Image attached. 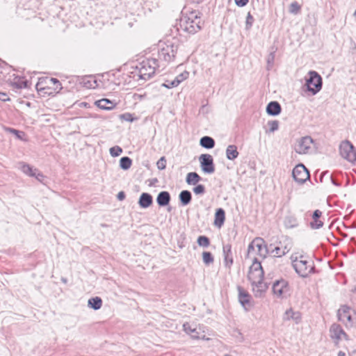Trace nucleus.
Here are the masks:
<instances>
[{"instance_id":"c9c22d12","label":"nucleus","mask_w":356,"mask_h":356,"mask_svg":"<svg viewBox=\"0 0 356 356\" xmlns=\"http://www.w3.org/2000/svg\"><path fill=\"white\" fill-rule=\"evenodd\" d=\"M197 244L204 248H207L210 245L209 238L205 236H200L197 238Z\"/></svg>"},{"instance_id":"7c9ffc66","label":"nucleus","mask_w":356,"mask_h":356,"mask_svg":"<svg viewBox=\"0 0 356 356\" xmlns=\"http://www.w3.org/2000/svg\"><path fill=\"white\" fill-rule=\"evenodd\" d=\"M200 144L206 149H211L215 146V140L210 136H203L200 140Z\"/></svg>"},{"instance_id":"79ce46f5","label":"nucleus","mask_w":356,"mask_h":356,"mask_svg":"<svg viewBox=\"0 0 356 356\" xmlns=\"http://www.w3.org/2000/svg\"><path fill=\"white\" fill-rule=\"evenodd\" d=\"M269 126V132H274L278 129L279 122L277 120H272L268 122Z\"/></svg>"},{"instance_id":"4d7b16f0","label":"nucleus","mask_w":356,"mask_h":356,"mask_svg":"<svg viewBox=\"0 0 356 356\" xmlns=\"http://www.w3.org/2000/svg\"><path fill=\"white\" fill-rule=\"evenodd\" d=\"M101 226L102 227H108V225L106 224H101Z\"/></svg>"},{"instance_id":"412c9836","label":"nucleus","mask_w":356,"mask_h":356,"mask_svg":"<svg viewBox=\"0 0 356 356\" xmlns=\"http://www.w3.org/2000/svg\"><path fill=\"white\" fill-rule=\"evenodd\" d=\"M95 105L102 110L111 111L113 109L116 104L108 99H102L95 102Z\"/></svg>"},{"instance_id":"39448f33","label":"nucleus","mask_w":356,"mask_h":356,"mask_svg":"<svg viewBox=\"0 0 356 356\" xmlns=\"http://www.w3.org/2000/svg\"><path fill=\"white\" fill-rule=\"evenodd\" d=\"M158 60L149 58L143 60L140 63L138 68V76L141 79L147 80L155 73L156 69L159 67Z\"/></svg>"},{"instance_id":"c756f323","label":"nucleus","mask_w":356,"mask_h":356,"mask_svg":"<svg viewBox=\"0 0 356 356\" xmlns=\"http://www.w3.org/2000/svg\"><path fill=\"white\" fill-rule=\"evenodd\" d=\"M202 178L195 172H189L186 175V181L188 185H196Z\"/></svg>"},{"instance_id":"6e6552de","label":"nucleus","mask_w":356,"mask_h":356,"mask_svg":"<svg viewBox=\"0 0 356 356\" xmlns=\"http://www.w3.org/2000/svg\"><path fill=\"white\" fill-rule=\"evenodd\" d=\"M307 90L313 95H316L322 88V78L315 71L309 72V78L306 79Z\"/></svg>"},{"instance_id":"3c124183","label":"nucleus","mask_w":356,"mask_h":356,"mask_svg":"<svg viewBox=\"0 0 356 356\" xmlns=\"http://www.w3.org/2000/svg\"><path fill=\"white\" fill-rule=\"evenodd\" d=\"M248 1H235L236 4L238 7H243L247 5Z\"/></svg>"},{"instance_id":"864d4df0","label":"nucleus","mask_w":356,"mask_h":356,"mask_svg":"<svg viewBox=\"0 0 356 356\" xmlns=\"http://www.w3.org/2000/svg\"><path fill=\"white\" fill-rule=\"evenodd\" d=\"M338 356H346V353L343 351H339L338 353Z\"/></svg>"},{"instance_id":"1a4fd4ad","label":"nucleus","mask_w":356,"mask_h":356,"mask_svg":"<svg viewBox=\"0 0 356 356\" xmlns=\"http://www.w3.org/2000/svg\"><path fill=\"white\" fill-rule=\"evenodd\" d=\"M341 156L348 161L355 163L356 161V152L353 145L348 140L342 141L339 145Z\"/></svg>"},{"instance_id":"c03bdc74","label":"nucleus","mask_w":356,"mask_h":356,"mask_svg":"<svg viewBox=\"0 0 356 356\" xmlns=\"http://www.w3.org/2000/svg\"><path fill=\"white\" fill-rule=\"evenodd\" d=\"M188 77V72H184L179 74V75H177L174 79V80L175 81H179V85L182 81L186 80Z\"/></svg>"},{"instance_id":"4c0bfd02","label":"nucleus","mask_w":356,"mask_h":356,"mask_svg":"<svg viewBox=\"0 0 356 356\" xmlns=\"http://www.w3.org/2000/svg\"><path fill=\"white\" fill-rule=\"evenodd\" d=\"M179 86V81L173 80H166L163 84L162 86L166 88H172Z\"/></svg>"},{"instance_id":"58836bf2","label":"nucleus","mask_w":356,"mask_h":356,"mask_svg":"<svg viewBox=\"0 0 356 356\" xmlns=\"http://www.w3.org/2000/svg\"><path fill=\"white\" fill-rule=\"evenodd\" d=\"M275 51L270 52L267 57V70H269L273 65Z\"/></svg>"},{"instance_id":"a211bd4d","label":"nucleus","mask_w":356,"mask_h":356,"mask_svg":"<svg viewBox=\"0 0 356 356\" xmlns=\"http://www.w3.org/2000/svg\"><path fill=\"white\" fill-rule=\"evenodd\" d=\"M238 300L245 310H248L251 307L250 296L241 286H238Z\"/></svg>"},{"instance_id":"a878e982","label":"nucleus","mask_w":356,"mask_h":356,"mask_svg":"<svg viewBox=\"0 0 356 356\" xmlns=\"http://www.w3.org/2000/svg\"><path fill=\"white\" fill-rule=\"evenodd\" d=\"M225 219V211L222 208L218 209L215 213L214 225L218 227H220L223 225Z\"/></svg>"},{"instance_id":"de8ad7c7","label":"nucleus","mask_w":356,"mask_h":356,"mask_svg":"<svg viewBox=\"0 0 356 356\" xmlns=\"http://www.w3.org/2000/svg\"><path fill=\"white\" fill-rule=\"evenodd\" d=\"M121 119H123L126 121L131 122L133 121V118H131V115L130 113H124L121 115L120 116Z\"/></svg>"},{"instance_id":"37998d69","label":"nucleus","mask_w":356,"mask_h":356,"mask_svg":"<svg viewBox=\"0 0 356 356\" xmlns=\"http://www.w3.org/2000/svg\"><path fill=\"white\" fill-rule=\"evenodd\" d=\"M193 191L196 195H202L205 193V187L202 184H199L193 188Z\"/></svg>"},{"instance_id":"cd10ccee","label":"nucleus","mask_w":356,"mask_h":356,"mask_svg":"<svg viewBox=\"0 0 356 356\" xmlns=\"http://www.w3.org/2000/svg\"><path fill=\"white\" fill-rule=\"evenodd\" d=\"M284 225L285 227L291 229L296 227L298 225V221L296 216L290 215L285 217L284 220Z\"/></svg>"},{"instance_id":"a18cd8bd","label":"nucleus","mask_w":356,"mask_h":356,"mask_svg":"<svg viewBox=\"0 0 356 356\" xmlns=\"http://www.w3.org/2000/svg\"><path fill=\"white\" fill-rule=\"evenodd\" d=\"M156 165L159 170H164L166 167V160L164 156H162L159 159L156 163Z\"/></svg>"},{"instance_id":"09e8293b","label":"nucleus","mask_w":356,"mask_h":356,"mask_svg":"<svg viewBox=\"0 0 356 356\" xmlns=\"http://www.w3.org/2000/svg\"><path fill=\"white\" fill-rule=\"evenodd\" d=\"M15 85L16 86V87L17 88H25L26 86V83L25 81H22L21 83H15Z\"/></svg>"},{"instance_id":"680f3d73","label":"nucleus","mask_w":356,"mask_h":356,"mask_svg":"<svg viewBox=\"0 0 356 356\" xmlns=\"http://www.w3.org/2000/svg\"><path fill=\"white\" fill-rule=\"evenodd\" d=\"M3 95H0V99H3ZM3 100H5V99H3Z\"/></svg>"},{"instance_id":"603ef678","label":"nucleus","mask_w":356,"mask_h":356,"mask_svg":"<svg viewBox=\"0 0 356 356\" xmlns=\"http://www.w3.org/2000/svg\"><path fill=\"white\" fill-rule=\"evenodd\" d=\"M350 356H356V349L349 353Z\"/></svg>"},{"instance_id":"6e6d98bb","label":"nucleus","mask_w":356,"mask_h":356,"mask_svg":"<svg viewBox=\"0 0 356 356\" xmlns=\"http://www.w3.org/2000/svg\"><path fill=\"white\" fill-rule=\"evenodd\" d=\"M81 104L83 105L85 107H87L88 106V103L86 102H83Z\"/></svg>"},{"instance_id":"473e14b6","label":"nucleus","mask_w":356,"mask_h":356,"mask_svg":"<svg viewBox=\"0 0 356 356\" xmlns=\"http://www.w3.org/2000/svg\"><path fill=\"white\" fill-rule=\"evenodd\" d=\"M284 318L286 320L293 319L296 323H298L301 319V316L299 312H295L292 309H289L286 311Z\"/></svg>"},{"instance_id":"aec40b11","label":"nucleus","mask_w":356,"mask_h":356,"mask_svg":"<svg viewBox=\"0 0 356 356\" xmlns=\"http://www.w3.org/2000/svg\"><path fill=\"white\" fill-rule=\"evenodd\" d=\"M222 253L225 266L230 268L233 264V256L232 252V246L230 244L223 245Z\"/></svg>"},{"instance_id":"ddd939ff","label":"nucleus","mask_w":356,"mask_h":356,"mask_svg":"<svg viewBox=\"0 0 356 356\" xmlns=\"http://www.w3.org/2000/svg\"><path fill=\"white\" fill-rule=\"evenodd\" d=\"M330 336L335 344H338L343 339L348 340L346 333L339 325L336 323L331 325L330 328Z\"/></svg>"},{"instance_id":"4468645a","label":"nucleus","mask_w":356,"mask_h":356,"mask_svg":"<svg viewBox=\"0 0 356 356\" xmlns=\"http://www.w3.org/2000/svg\"><path fill=\"white\" fill-rule=\"evenodd\" d=\"M280 246H276L270 250V253L274 257H281L287 254L292 248V242L288 238H286L283 242L280 241Z\"/></svg>"},{"instance_id":"13d9d810","label":"nucleus","mask_w":356,"mask_h":356,"mask_svg":"<svg viewBox=\"0 0 356 356\" xmlns=\"http://www.w3.org/2000/svg\"><path fill=\"white\" fill-rule=\"evenodd\" d=\"M0 95H3V97H6V95L5 93H1V92H0Z\"/></svg>"},{"instance_id":"dca6fc26","label":"nucleus","mask_w":356,"mask_h":356,"mask_svg":"<svg viewBox=\"0 0 356 356\" xmlns=\"http://www.w3.org/2000/svg\"><path fill=\"white\" fill-rule=\"evenodd\" d=\"M43 84H45L47 87L54 86L55 90L61 88L60 81L55 78H46L44 79L40 80V81L36 84V88L38 91L45 89V86H43Z\"/></svg>"},{"instance_id":"9d476101","label":"nucleus","mask_w":356,"mask_h":356,"mask_svg":"<svg viewBox=\"0 0 356 356\" xmlns=\"http://www.w3.org/2000/svg\"><path fill=\"white\" fill-rule=\"evenodd\" d=\"M314 140L310 136H305L297 140L294 149L296 153L302 154H307L310 149Z\"/></svg>"},{"instance_id":"8fccbe9b","label":"nucleus","mask_w":356,"mask_h":356,"mask_svg":"<svg viewBox=\"0 0 356 356\" xmlns=\"http://www.w3.org/2000/svg\"><path fill=\"white\" fill-rule=\"evenodd\" d=\"M117 197L119 200H123L125 198V194L123 191H120Z\"/></svg>"},{"instance_id":"9b49d317","label":"nucleus","mask_w":356,"mask_h":356,"mask_svg":"<svg viewBox=\"0 0 356 356\" xmlns=\"http://www.w3.org/2000/svg\"><path fill=\"white\" fill-rule=\"evenodd\" d=\"M202 170L207 174H212L215 171L213 159L209 154H202L199 157Z\"/></svg>"},{"instance_id":"0eeeda50","label":"nucleus","mask_w":356,"mask_h":356,"mask_svg":"<svg viewBox=\"0 0 356 356\" xmlns=\"http://www.w3.org/2000/svg\"><path fill=\"white\" fill-rule=\"evenodd\" d=\"M337 316L339 321L342 322L346 327H353L356 325V312L348 306H341L338 309Z\"/></svg>"},{"instance_id":"6ab92c4d","label":"nucleus","mask_w":356,"mask_h":356,"mask_svg":"<svg viewBox=\"0 0 356 356\" xmlns=\"http://www.w3.org/2000/svg\"><path fill=\"white\" fill-rule=\"evenodd\" d=\"M19 168L21 169V170L26 175L30 176V177H35L38 179H39L40 177H42V175L40 173H37L38 170L35 168H33L31 166H30L29 164H26L25 163L21 162L19 163Z\"/></svg>"},{"instance_id":"e433bc0d","label":"nucleus","mask_w":356,"mask_h":356,"mask_svg":"<svg viewBox=\"0 0 356 356\" xmlns=\"http://www.w3.org/2000/svg\"><path fill=\"white\" fill-rule=\"evenodd\" d=\"M301 9V5H300L297 1H293L290 4L289 6V12L291 14L296 15L298 14Z\"/></svg>"},{"instance_id":"052dcab7","label":"nucleus","mask_w":356,"mask_h":356,"mask_svg":"<svg viewBox=\"0 0 356 356\" xmlns=\"http://www.w3.org/2000/svg\"><path fill=\"white\" fill-rule=\"evenodd\" d=\"M353 15L356 17V10L354 12Z\"/></svg>"},{"instance_id":"72a5a7b5","label":"nucleus","mask_w":356,"mask_h":356,"mask_svg":"<svg viewBox=\"0 0 356 356\" xmlns=\"http://www.w3.org/2000/svg\"><path fill=\"white\" fill-rule=\"evenodd\" d=\"M132 164V160L128 156H123L120 160V166L122 170L129 169Z\"/></svg>"},{"instance_id":"f8f14e48","label":"nucleus","mask_w":356,"mask_h":356,"mask_svg":"<svg viewBox=\"0 0 356 356\" xmlns=\"http://www.w3.org/2000/svg\"><path fill=\"white\" fill-rule=\"evenodd\" d=\"M292 175L296 181L303 184L309 177L308 170L303 164L297 165L293 170Z\"/></svg>"},{"instance_id":"393cba45","label":"nucleus","mask_w":356,"mask_h":356,"mask_svg":"<svg viewBox=\"0 0 356 356\" xmlns=\"http://www.w3.org/2000/svg\"><path fill=\"white\" fill-rule=\"evenodd\" d=\"M266 112L270 115H277L281 112V106L277 102H270L266 106Z\"/></svg>"},{"instance_id":"2f4dec72","label":"nucleus","mask_w":356,"mask_h":356,"mask_svg":"<svg viewBox=\"0 0 356 356\" xmlns=\"http://www.w3.org/2000/svg\"><path fill=\"white\" fill-rule=\"evenodd\" d=\"M90 307L95 310L99 309L102 306V300L99 297L91 298L88 301Z\"/></svg>"},{"instance_id":"c85d7f7f","label":"nucleus","mask_w":356,"mask_h":356,"mask_svg":"<svg viewBox=\"0 0 356 356\" xmlns=\"http://www.w3.org/2000/svg\"><path fill=\"white\" fill-rule=\"evenodd\" d=\"M237 147L234 145H229L226 149V156L229 160H234L238 156Z\"/></svg>"},{"instance_id":"7ed1b4c3","label":"nucleus","mask_w":356,"mask_h":356,"mask_svg":"<svg viewBox=\"0 0 356 356\" xmlns=\"http://www.w3.org/2000/svg\"><path fill=\"white\" fill-rule=\"evenodd\" d=\"M200 14L199 11L193 10L188 14L184 15L180 19V29L191 34L198 32L202 25Z\"/></svg>"},{"instance_id":"2eb2a0df","label":"nucleus","mask_w":356,"mask_h":356,"mask_svg":"<svg viewBox=\"0 0 356 356\" xmlns=\"http://www.w3.org/2000/svg\"><path fill=\"white\" fill-rule=\"evenodd\" d=\"M183 327L185 332L191 335L193 339L209 340V338L205 337L204 332H202L200 328L193 327L192 325L188 323H184Z\"/></svg>"},{"instance_id":"b1692460","label":"nucleus","mask_w":356,"mask_h":356,"mask_svg":"<svg viewBox=\"0 0 356 356\" xmlns=\"http://www.w3.org/2000/svg\"><path fill=\"white\" fill-rule=\"evenodd\" d=\"M170 200L171 197L168 191H161L157 195L156 202L160 207H165L169 204Z\"/></svg>"},{"instance_id":"5fc2aeb1","label":"nucleus","mask_w":356,"mask_h":356,"mask_svg":"<svg viewBox=\"0 0 356 356\" xmlns=\"http://www.w3.org/2000/svg\"><path fill=\"white\" fill-rule=\"evenodd\" d=\"M332 183H333L334 185H336V186H339V185H340L338 182H337L336 181H334L333 179H332Z\"/></svg>"},{"instance_id":"ea45409f","label":"nucleus","mask_w":356,"mask_h":356,"mask_svg":"<svg viewBox=\"0 0 356 356\" xmlns=\"http://www.w3.org/2000/svg\"><path fill=\"white\" fill-rule=\"evenodd\" d=\"M6 131L9 133L13 134L14 135H15V136L18 139H22V136L24 135V132L19 131L17 129L10 128V127L6 128Z\"/></svg>"},{"instance_id":"4be33fe9","label":"nucleus","mask_w":356,"mask_h":356,"mask_svg":"<svg viewBox=\"0 0 356 356\" xmlns=\"http://www.w3.org/2000/svg\"><path fill=\"white\" fill-rule=\"evenodd\" d=\"M321 216L322 212L320 210L316 209L314 211L312 214L313 220L309 223L312 229H317L321 228L323 226V222L319 220Z\"/></svg>"},{"instance_id":"bb28decb","label":"nucleus","mask_w":356,"mask_h":356,"mask_svg":"<svg viewBox=\"0 0 356 356\" xmlns=\"http://www.w3.org/2000/svg\"><path fill=\"white\" fill-rule=\"evenodd\" d=\"M179 199L183 206L188 205L192 200V195L189 191L184 190L179 195Z\"/></svg>"},{"instance_id":"5701e85b","label":"nucleus","mask_w":356,"mask_h":356,"mask_svg":"<svg viewBox=\"0 0 356 356\" xmlns=\"http://www.w3.org/2000/svg\"><path fill=\"white\" fill-rule=\"evenodd\" d=\"M153 203L152 196L147 193H143L138 200V204L141 208H148Z\"/></svg>"},{"instance_id":"20e7f679","label":"nucleus","mask_w":356,"mask_h":356,"mask_svg":"<svg viewBox=\"0 0 356 356\" xmlns=\"http://www.w3.org/2000/svg\"><path fill=\"white\" fill-rule=\"evenodd\" d=\"M180 46L177 40L159 42L158 44V58L161 61L169 63L174 60Z\"/></svg>"},{"instance_id":"49530a36","label":"nucleus","mask_w":356,"mask_h":356,"mask_svg":"<svg viewBox=\"0 0 356 356\" xmlns=\"http://www.w3.org/2000/svg\"><path fill=\"white\" fill-rule=\"evenodd\" d=\"M253 22H254V18L251 15L250 13L249 12L248 13V15H247V17H246V21H245V27H246V29H250L253 24Z\"/></svg>"},{"instance_id":"f3484780","label":"nucleus","mask_w":356,"mask_h":356,"mask_svg":"<svg viewBox=\"0 0 356 356\" xmlns=\"http://www.w3.org/2000/svg\"><path fill=\"white\" fill-rule=\"evenodd\" d=\"M273 291L277 297H282L288 291V284L284 280H277L273 285Z\"/></svg>"},{"instance_id":"f257e3e1","label":"nucleus","mask_w":356,"mask_h":356,"mask_svg":"<svg viewBox=\"0 0 356 356\" xmlns=\"http://www.w3.org/2000/svg\"><path fill=\"white\" fill-rule=\"evenodd\" d=\"M264 271L261 263L254 257V261L250 267L248 275V280L251 282L252 291L255 297H261L267 289V285L263 282Z\"/></svg>"},{"instance_id":"f03ea898","label":"nucleus","mask_w":356,"mask_h":356,"mask_svg":"<svg viewBox=\"0 0 356 356\" xmlns=\"http://www.w3.org/2000/svg\"><path fill=\"white\" fill-rule=\"evenodd\" d=\"M290 259L293 268L300 277H307L314 273V261L311 259H307L306 256L296 252L291 254Z\"/></svg>"},{"instance_id":"bf43d9fd","label":"nucleus","mask_w":356,"mask_h":356,"mask_svg":"<svg viewBox=\"0 0 356 356\" xmlns=\"http://www.w3.org/2000/svg\"><path fill=\"white\" fill-rule=\"evenodd\" d=\"M224 356H232V355H231L229 354H225Z\"/></svg>"},{"instance_id":"423d86ee","label":"nucleus","mask_w":356,"mask_h":356,"mask_svg":"<svg viewBox=\"0 0 356 356\" xmlns=\"http://www.w3.org/2000/svg\"><path fill=\"white\" fill-rule=\"evenodd\" d=\"M268 249L265 244V241L261 238H255L248 245V257L254 259V254H258L262 258H265L268 252Z\"/></svg>"},{"instance_id":"a19ab883","label":"nucleus","mask_w":356,"mask_h":356,"mask_svg":"<svg viewBox=\"0 0 356 356\" xmlns=\"http://www.w3.org/2000/svg\"><path fill=\"white\" fill-rule=\"evenodd\" d=\"M109 152L112 156H118L122 152V149L119 146H115L111 147Z\"/></svg>"},{"instance_id":"f704fd0d","label":"nucleus","mask_w":356,"mask_h":356,"mask_svg":"<svg viewBox=\"0 0 356 356\" xmlns=\"http://www.w3.org/2000/svg\"><path fill=\"white\" fill-rule=\"evenodd\" d=\"M202 259L205 265L209 266L213 263L214 259L212 254L210 252H202Z\"/></svg>"}]
</instances>
